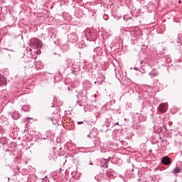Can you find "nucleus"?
I'll return each instance as SVG.
<instances>
[{"label": "nucleus", "mask_w": 182, "mask_h": 182, "mask_svg": "<svg viewBox=\"0 0 182 182\" xmlns=\"http://www.w3.org/2000/svg\"><path fill=\"white\" fill-rule=\"evenodd\" d=\"M42 68H43L42 65H36V69L37 70H41V69H42Z\"/></svg>", "instance_id": "14"}, {"label": "nucleus", "mask_w": 182, "mask_h": 182, "mask_svg": "<svg viewBox=\"0 0 182 182\" xmlns=\"http://www.w3.org/2000/svg\"><path fill=\"white\" fill-rule=\"evenodd\" d=\"M104 161H105V168H109V166L107 164H109V161H110V157H109V159H104Z\"/></svg>", "instance_id": "12"}, {"label": "nucleus", "mask_w": 182, "mask_h": 182, "mask_svg": "<svg viewBox=\"0 0 182 182\" xmlns=\"http://www.w3.org/2000/svg\"><path fill=\"white\" fill-rule=\"evenodd\" d=\"M42 182H49V179L48 178H46L42 180Z\"/></svg>", "instance_id": "16"}, {"label": "nucleus", "mask_w": 182, "mask_h": 182, "mask_svg": "<svg viewBox=\"0 0 182 182\" xmlns=\"http://www.w3.org/2000/svg\"><path fill=\"white\" fill-rule=\"evenodd\" d=\"M35 65V62L32 60L26 61L24 63V68L25 69H32L33 68V65Z\"/></svg>", "instance_id": "5"}, {"label": "nucleus", "mask_w": 182, "mask_h": 182, "mask_svg": "<svg viewBox=\"0 0 182 182\" xmlns=\"http://www.w3.org/2000/svg\"><path fill=\"white\" fill-rule=\"evenodd\" d=\"M88 137H90V135H87Z\"/></svg>", "instance_id": "31"}, {"label": "nucleus", "mask_w": 182, "mask_h": 182, "mask_svg": "<svg viewBox=\"0 0 182 182\" xmlns=\"http://www.w3.org/2000/svg\"><path fill=\"white\" fill-rule=\"evenodd\" d=\"M0 144H1V147H2V146H5L6 144H8V139H6V137L5 136L0 137Z\"/></svg>", "instance_id": "8"}, {"label": "nucleus", "mask_w": 182, "mask_h": 182, "mask_svg": "<svg viewBox=\"0 0 182 182\" xmlns=\"http://www.w3.org/2000/svg\"><path fill=\"white\" fill-rule=\"evenodd\" d=\"M161 163L162 164H164L165 166H168L171 164V159L168 156H164L161 159Z\"/></svg>", "instance_id": "4"}, {"label": "nucleus", "mask_w": 182, "mask_h": 182, "mask_svg": "<svg viewBox=\"0 0 182 182\" xmlns=\"http://www.w3.org/2000/svg\"><path fill=\"white\" fill-rule=\"evenodd\" d=\"M28 119H31V120H32V118H29V117H28Z\"/></svg>", "instance_id": "26"}, {"label": "nucleus", "mask_w": 182, "mask_h": 182, "mask_svg": "<svg viewBox=\"0 0 182 182\" xmlns=\"http://www.w3.org/2000/svg\"><path fill=\"white\" fill-rule=\"evenodd\" d=\"M178 39H182V34L181 33L178 35Z\"/></svg>", "instance_id": "17"}, {"label": "nucleus", "mask_w": 182, "mask_h": 182, "mask_svg": "<svg viewBox=\"0 0 182 182\" xmlns=\"http://www.w3.org/2000/svg\"><path fill=\"white\" fill-rule=\"evenodd\" d=\"M51 107H55V104L52 103Z\"/></svg>", "instance_id": "22"}, {"label": "nucleus", "mask_w": 182, "mask_h": 182, "mask_svg": "<svg viewBox=\"0 0 182 182\" xmlns=\"http://www.w3.org/2000/svg\"><path fill=\"white\" fill-rule=\"evenodd\" d=\"M179 4H181V1H179Z\"/></svg>", "instance_id": "28"}, {"label": "nucleus", "mask_w": 182, "mask_h": 182, "mask_svg": "<svg viewBox=\"0 0 182 182\" xmlns=\"http://www.w3.org/2000/svg\"><path fill=\"white\" fill-rule=\"evenodd\" d=\"M69 61V60H66V62H68Z\"/></svg>", "instance_id": "29"}, {"label": "nucleus", "mask_w": 182, "mask_h": 182, "mask_svg": "<svg viewBox=\"0 0 182 182\" xmlns=\"http://www.w3.org/2000/svg\"><path fill=\"white\" fill-rule=\"evenodd\" d=\"M97 82H95V84L96 85Z\"/></svg>", "instance_id": "30"}, {"label": "nucleus", "mask_w": 182, "mask_h": 182, "mask_svg": "<svg viewBox=\"0 0 182 182\" xmlns=\"http://www.w3.org/2000/svg\"><path fill=\"white\" fill-rule=\"evenodd\" d=\"M68 41L71 43H75V42H77V41H79V36H77V33H76V32H72L68 35Z\"/></svg>", "instance_id": "2"}, {"label": "nucleus", "mask_w": 182, "mask_h": 182, "mask_svg": "<svg viewBox=\"0 0 182 182\" xmlns=\"http://www.w3.org/2000/svg\"><path fill=\"white\" fill-rule=\"evenodd\" d=\"M181 171V169H180V168L176 167L175 168H173V170L172 171V173L173 174H178V173H180Z\"/></svg>", "instance_id": "11"}, {"label": "nucleus", "mask_w": 182, "mask_h": 182, "mask_svg": "<svg viewBox=\"0 0 182 182\" xmlns=\"http://www.w3.org/2000/svg\"><path fill=\"white\" fill-rule=\"evenodd\" d=\"M21 109L23 112H29L31 110V107L29 105H23Z\"/></svg>", "instance_id": "10"}, {"label": "nucleus", "mask_w": 182, "mask_h": 182, "mask_svg": "<svg viewBox=\"0 0 182 182\" xmlns=\"http://www.w3.org/2000/svg\"><path fill=\"white\" fill-rule=\"evenodd\" d=\"M77 124H83V122H82V121L77 122Z\"/></svg>", "instance_id": "18"}, {"label": "nucleus", "mask_w": 182, "mask_h": 182, "mask_svg": "<svg viewBox=\"0 0 182 182\" xmlns=\"http://www.w3.org/2000/svg\"><path fill=\"white\" fill-rule=\"evenodd\" d=\"M56 116L57 117H53V119H55V120H59L60 119V115L57 114Z\"/></svg>", "instance_id": "13"}, {"label": "nucleus", "mask_w": 182, "mask_h": 182, "mask_svg": "<svg viewBox=\"0 0 182 182\" xmlns=\"http://www.w3.org/2000/svg\"><path fill=\"white\" fill-rule=\"evenodd\" d=\"M7 85L6 77H4L2 74H0V86H6Z\"/></svg>", "instance_id": "7"}, {"label": "nucleus", "mask_w": 182, "mask_h": 182, "mask_svg": "<svg viewBox=\"0 0 182 182\" xmlns=\"http://www.w3.org/2000/svg\"><path fill=\"white\" fill-rule=\"evenodd\" d=\"M116 124L119 125V122H117Z\"/></svg>", "instance_id": "27"}, {"label": "nucleus", "mask_w": 182, "mask_h": 182, "mask_svg": "<svg viewBox=\"0 0 182 182\" xmlns=\"http://www.w3.org/2000/svg\"><path fill=\"white\" fill-rule=\"evenodd\" d=\"M60 171H62V168H60L59 173H60Z\"/></svg>", "instance_id": "25"}, {"label": "nucleus", "mask_w": 182, "mask_h": 182, "mask_svg": "<svg viewBox=\"0 0 182 182\" xmlns=\"http://www.w3.org/2000/svg\"><path fill=\"white\" fill-rule=\"evenodd\" d=\"M29 45L31 48H36V49H41V48L43 46V43H42V41L36 38H31L30 40Z\"/></svg>", "instance_id": "1"}, {"label": "nucleus", "mask_w": 182, "mask_h": 182, "mask_svg": "<svg viewBox=\"0 0 182 182\" xmlns=\"http://www.w3.org/2000/svg\"><path fill=\"white\" fill-rule=\"evenodd\" d=\"M46 32H47V35L50 38V39H52V38H55V33L53 31V28H47Z\"/></svg>", "instance_id": "6"}, {"label": "nucleus", "mask_w": 182, "mask_h": 182, "mask_svg": "<svg viewBox=\"0 0 182 182\" xmlns=\"http://www.w3.org/2000/svg\"><path fill=\"white\" fill-rule=\"evenodd\" d=\"M168 109V105L167 103H161L158 107L159 112L160 113H166Z\"/></svg>", "instance_id": "3"}, {"label": "nucleus", "mask_w": 182, "mask_h": 182, "mask_svg": "<svg viewBox=\"0 0 182 182\" xmlns=\"http://www.w3.org/2000/svg\"><path fill=\"white\" fill-rule=\"evenodd\" d=\"M134 70H139L138 68H134Z\"/></svg>", "instance_id": "23"}, {"label": "nucleus", "mask_w": 182, "mask_h": 182, "mask_svg": "<svg viewBox=\"0 0 182 182\" xmlns=\"http://www.w3.org/2000/svg\"><path fill=\"white\" fill-rule=\"evenodd\" d=\"M71 176H73V177L75 178V173H74V172H72V173H71Z\"/></svg>", "instance_id": "21"}, {"label": "nucleus", "mask_w": 182, "mask_h": 182, "mask_svg": "<svg viewBox=\"0 0 182 182\" xmlns=\"http://www.w3.org/2000/svg\"><path fill=\"white\" fill-rule=\"evenodd\" d=\"M90 166H93V163H92V162L90 163Z\"/></svg>", "instance_id": "24"}, {"label": "nucleus", "mask_w": 182, "mask_h": 182, "mask_svg": "<svg viewBox=\"0 0 182 182\" xmlns=\"http://www.w3.org/2000/svg\"><path fill=\"white\" fill-rule=\"evenodd\" d=\"M103 18H104V19H105V21H107V19H109V16H107V15H104V16H103Z\"/></svg>", "instance_id": "15"}, {"label": "nucleus", "mask_w": 182, "mask_h": 182, "mask_svg": "<svg viewBox=\"0 0 182 182\" xmlns=\"http://www.w3.org/2000/svg\"><path fill=\"white\" fill-rule=\"evenodd\" d=\"M5 50H9L10 52H14V50H11V49H8V48H5Z\"/></svg>", "instance_id": "19"}, {"label": "nucleus", "mask_w": 182, "mask_h": 182, "mask_svg": "<svg viewBox=\"0 0 182 182\" xmlns=\"http://www.w3.org/2000/svg\"><path fill=\"white\" fill-rule=\"evenodd\" d=\"M4 151H9V149H5V148H4Z\"/></svg>", "instance_id": "20"}, {"label": "nucleus", "mask_w": 182, "mask_h": 182, "mask_svg": "<svg viewBox=\"0 0 182 182\" xmlns=\"http://www.w3.org/2000/svg\"><path fill=\"white\" fill-rule=\"evenodd\" d=\"M149 75V76H152V77H156V76H159V71L156 68H154Z\"/></svg>", "instance_id": "9"}]
</instances>
